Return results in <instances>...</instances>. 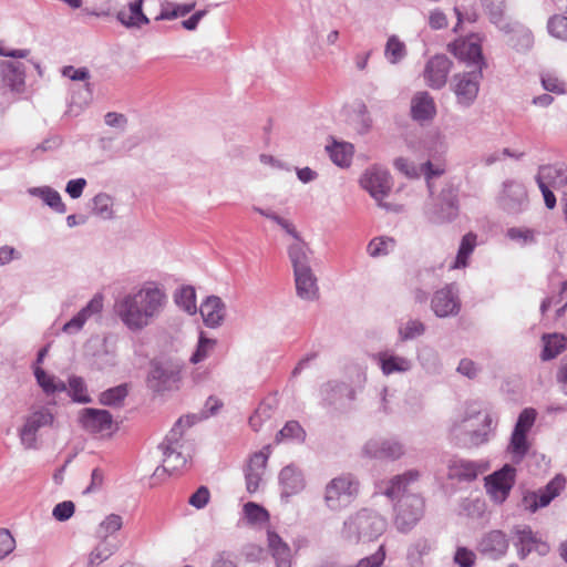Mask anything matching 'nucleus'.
I'll return each instance as SVG.
<instances>
[{"mask_svg":"<svg viewBox=\"0 0 567 567\" xmlns=\"http://www.w3.org/2000/svg\"><path fill=\"white\" fill-rule=\"evenodd\" d=\"M168 297L157 281H145L133 291L117 298L114 312L123 326L138 333L154 323L164 312Z\"/></svg>","mask_w":567,"mask_h":567,"instance_id":"nucleus-1","label":"nucleus"},{"mask_svg":"<svg viewBox=\"0 0 567 567\" xmlns=\"http://www.w3.org/2000/svg\"><path fill=\"white\" fill-rule=\"evenodd\" d=\"M421 477L417 470H408L402 474L393 476L385 483L382 493L394 505V524L400 533L406 534L412 530L424 515V499L420 494H406L408 487L416 483Z\"/></svg>","mask_w":567,"mask_h":567,"instance_id":"nucleus-2","label":"nucleus"},{"mask_svg":"<svg viewBox=\"0 0 567 567\" xmlns=\"http://www.w3.org/2000/svg\"><path fill=\"white\" fill-rule=\"evenodd\" d=\"M534 178L547 209L551 210L557 206L555 192L560 195V203L567 221V163L557 161L542 164L538 166Z\"/></svg>","mask_w":567,"mask_h":567,"instance_id":"nucleus-3","label":"nucleus"},{"mask_svg":"<svg viewBox=\"0 0 567 567\" xmlns=\"http://www.w3.org/2000/svg\"><path fill=\"white\" fill-rule=\"evenodd\" d=\"M386 527V519L379 513L370 508H361L344 519L340 536L352 544L371 542L380 537Z\"/></svg>","mask_w":567,"mask_h":567,"instance_id":"nucleus-4","label":"nucleus"},{"mask_svg":"<svg viewBox=\"0 0 567 567\" xmlns=\"http://www.w3.org/2000/svg\"><path fill=\"white\" fill-rule=\"evenodd\" d=\"M359 480L351 473L340 474L330 480L323 491V502L331 512H341L358 497Z\"/></svg>","mask_w":567,"mask_h":567,"instance_id":"nucleus-5","label":"nucleus"},{"mask_svg":"<svg viewBox=\"0 0 567 567\" xmlns=\"http://www.w3.org/2000/svg\"><path fill=\"white\" fill-rule=\"evenodd\" d=\"M182 381V364L173 359L159 358L150 362L147 388L157 394L176 391Z\"/></svg>","mask_w":567,"mask_h":567,"instance_id":"nucleus-6","label":"nucleus"},{"mask_svg":"<svg viewBox=\"0 0 567 567\" xmlns=\"http://www.w3.org/2000/svg\"><path fill=\"white\" fill-rule=\"evenodd\" d=\"M446 152V144L439 135L435 136V146L429 147V159L420 165L405 157H399L394 161V167L409 178H419L424 176L427 182L430 193H432L431 179L441 176L444 172V165L441 163L433 164L431 158H436Z\"/></svg>","mask_w":567,"mask_h":567,"instance_id":"nucleus-7","label":"nucleus"},{"mask_svg":"<svg viewBox=\"0 0 567 567\" xmlns=\"http://www.w3.org/2000/svg\"><path fill=\"white\" fill-rule=\"evenodd\" d=\"M458 210L457 189L449 185L437 197L425 204L424 216L433 225H443L453 221L458 216Z\"/></svg>","mask_w":567,"mask_h":567,"instance_id":"nucleus-8","label":"nucleus"},{"mask_svg":"<svg viewBox=\"0 0 567 567\" xmlns=\"http://www.w3.org/2000/svg\"><path fill=\"white\" fill-rule=\"evenodd\" d=\"M360 184L381 208L395 213L401 210L399 205L384 202L393 186L391 175L385 168L379 166L368 168L361 176Z\"/></svg>","mask_w":567,"mask_h":567,"instance_id":"nucleus-9","label":"nucleus"},{"mask_svg":"<svg viewBox=\"0 0 567 567\" xmlns=\"http://www.w3.org/2000/svg\"><path fill=\"white\" fill-rule=\"evenodd\" d=\"M498 208L509 216H518L529 208V197L525 185L516 179L503 182L496 197Z\"/></svg>","mask_w":567,"mask_h":567,"instance_id":"nucleus-10","label":"nucleus"},{"mask_svg":"<svg viewBox=\"0 0 567 567\" xmlns=\"http://www.w3.org/2000/svg\"><path fill=\"white\" fill-rule=\"evenodd\" d=\"M405 446L398 437L375 436L361 447V456L369 460L394 462L403 457Z\"/></svg>","mask_w":567,"mask_h":567,"instance_id":"nucleus-11","label":"nucleus"},{"mask_svg":"<svg viewBox=\"0 0 567 567\" xmlns=\"http://www.w3.org/2000/svg\"><path fill=\"white\" fill-rule=\"evenodd\" d=\"M566 487V478L561 474H557L544 487L537 491L526 492L522 498V506L529 513H535L539 508L548 506L551 501Z\"/></svg>","mask_w":567,"mask_h":567,"instance_id":"nucleus-12","label":"nucleus"},{"mask_svg":"<svg viewBox=\"0 0 567 567\" xmlns=\"http://www.w3.org/2000/svg\"><path fill=\"white\" fill-rule=\"evenodd\" d=\"M54 415L47 406H38L32 409L25 416L24 424L19 431L22 445L25 449H35L38 441V432L42 427L51 426Z\"/></svg>","mask_w":567,"mask_h":567,"instance_id":"nucleus-13","label":"nucleus"},{"mask_svg":"<svg viewBox=\"0 0 567 567\" xmlns=\"http://www.w3.org/2000/svg\"><path fill=\"white\" fill-rule=\"evenodd\" d=\"M354 399V389L346 382L328 381L320 386L321 404L336 411L347 410Z\"/></svg>","mask_w":567,"mask_h":567,"instance_id":"nucleus-14","label":"nucleus"},{"mask_svg":"<svg viewBox=\"0 0 567 567\" xmlns=\"http://www.w3.org/2000/svg\"><path fill=\"white\" fill-rule=\"evenodd\" d=\"M431 309L437 318L455 317L461 311L460 291L456 284L436 290L431 299Z\"/></svg>","mask_w":567,"mask_h":567,"instance_id":"nucleus-15","label":"nucleus"},{"mask_svg":"<svg viewBox=\"0 0 567 567\" xmlns=\"http://www.w3.org/2000/svg\"><path fill=\"white\" fill-rule=\"evenodd\" d=\"M515 467L505 464L501 470L485 478L486 491L495 503L502 504L506 501L515 484Z\"/></svg>","mask_w":567,"mask_h":567,"instance_id":"nucleus-16","label":"nucleus"},{"mask_svg":"<svg viewBox=\"0 0 567 567\" xmlns=\"http://www.w3.org/2000/svg\"><path fill=\"white\" fill-rule=\"evenodd\" d=\"M481 78V70L454 75L453 92L460 105L467 107L474 103L478 94Z\"/></svg>","mask_w":567,"mask_h":567,"instance_id":"nucleus-17","label":"nucleus"},{"mask_svg":"<svg viewBox=\"0 0 567 567\" xmlns=\"http://www.w3.org/2000/svg\"><path fill=\"white\" fill-rule=\"evenodd\" d=\"M372 360L384 377L406 374L413 368V361L410 358L400 355L392 350L379 351L372 354Z\"/></svg>","mask_w":567,"mask_h":567,"instance_id":"nucleus-18","label":"nucleus"},{"mask_svg":"<svg viewBox=\"0 0 567 567\" xmlns=\"http://www.w3.org/2000/svg\"><path fill=\"white\" fill-rule=\"evenodd\" d=\"M487 470L488 463L484 461H471L453 457L447 463L449 478L457 480L460 482H472Z\"/></svg>","mask_w":567,"mask_h":567,"instance_id":"nucleus-19","label":"nucleus"},{"mask_svg":"<svg viewBox=\"0 0 567 567\" xmlns=\"http://www.w3.org/2000/svg\"><path fill=\"white\" fill-rule=\"evenodd\" d=\"M508 545V539L502 530H491L481 537L476 548L485 558L496 560L506 554Z\"/></svg>","mask_w":567,"mask_h":567,"instance_id":"nucleus-20","label":"nucleus"},{"mask_svg":"<svg viewBox=\"0 0 567 567\" xmlns=\"http://www.w3.org/2000/svg\"><path fill=\"white\" fill-rule=\"evenodd\" d=\"M27 65L21 61H0L2 84L11 92L22 93L25 87Z\"/></svg>","mask_w":567,"mask_h":567,"instance_id":"nucleus-21","label":"nucleus"},{"mask_svg":"<svg viewBox=\"0 0 567 567\" xmlns=\"http://www.w3.org/2000/svg\"><path fill=\"white\" fill-rule=\"evenodd\" d=\"M451 61L444 54L431 58L424 69V79L432 89H441L445 85L451 70Z\"/></svg>","mask_w":567,"mask_h":567,"instance_id":"nucleus-22","label":"nucleus"},{"mask_svg":"<svg viewBox=\"0 0 567 567\" xmlns=\"http://www.w3.org/2000/svg\"><path fill=\"white\" fill-rule=\"evenodd\" d=\"M80 423L87 432L101 433L111 430L113 416L106 410L86 408L81 411Z\"/></svg>","mask_w":567,"mask_h":567,"instance_id":"nucleus-23","label":"nucleus"},{"mask_svg":"<svg viewBox=\"0 0 567 567\" xmlns=\"http://www.w3.org/2000/svg\"><path fill=\"white\" fill-rule=\"evenodd\" d=\"M103 309V297L95 295L85 307H83L75 316H73L68 322L64 323L62 330L65 333L74 334L78 333L84 327L85 322L97 315Z\"/></svg>","mask_w":567,"mask_h":567,"instance_id":"nucleus-24","label":"nucleus"},{"mask_svg":"<svg viewBox=\"0 0 567 567\" xmlns=\"http://www.w3.org/2000/svg\"><path fill=\"white\" fill-rule=\"evenodd\" d=\"M206 327L216 329L220 327L226 317V305L218 296H208L199 308Z\"/></svg>","mask_w":567,"mask_h":567,"instance_id":"nucleus-25","label":"nucleus"},{"mask_svg":"<svg viewBox=\"0 0 567 567\" xmlns=\"http://www.w3.org/2000/svg\"><path fill=\"white\" fill-rule=\"evenodd\" d=\"M293 240L287 248L293 272L311 269L312 250L308 243L302 239L301 235H298V238H293Z\"/></svg>","mask_w":567,"mask_h":567,"instance_id":"nucleus-26","label":"nucleus"},{"mask_svg":"<svg viewBox=\"0 0 567 567\" xmlns=\"http://www.w3.org/2000/svg\"><path fill=\"white\" fill-rule=\"evenodd\" d=\"M297 296L305 301L319 298V287L312 269L293 272Z\"/></svg>","mask_w":567,"mask_h":567,"instance_id":"nucleus-27","label":"nucleus"},{"mask_svg":"<svg viewBox=\"0 0 567 567\" xmlns=\"http://www.w3.org/2000/svg\"><path fill=\"white\" fill-rule=\"evenodd\" d=\"M416 360L426 375L436 377L443 372V362L439 351L429 346L423 344L416 350Z\"/></svg>","mask_w":567,"mask_h":567,"instance_id":"nucleus-28","label":"nucleus"},{"mask_svg":"<svg viewBox=\"0 0 567 567\" xmlns=\"http://www.w3.org/2000/svg\"><path fill=\"white\" fill-rule=\"evenodd\" d=\"M281 496L289 497L305 488V478L300 470L293 465L284 467L279 473Z\"/></svg>","mask_w":567,"mask_h":567,"instance_id":"nucleus-29","label":"nucleus"},{"mask_svg":"<svg viewBox=\"0 0 567 567\" xmlns=\"http://www.w3.org/2000/svg\"><path fill=\"white\" fill-rule=\"evenodd\" d=\"M144 0H133L127 8L121 9L116 18L126 28H137L150 23V19L143 12Z\"/></svg>","mask_w":567,"mask_h":567,"instance_id":"nucleus-30","label":"nucleus"},{"mask_svg":"<svg viewBox=\"0 0 567 567\" xmlns=\"http://www.w3.org/2000/svg\"><path fill=\"white\" fill-rule=\"evenodd\" d=\"M435 548V542L427 537L415 538L406 549V560L411 567H421L424 558Z\"/></svg>","mask_w":567,"mask_h":567,"instance_id":"nucleus-31","label":"nucleus"},{"mask_svg":"<svg viewBox=\"0 0 567 567\" xmlns=\"http://www.w3.org/2000/svg\"><path fill=\"white\" fill-rule=\"evenodd\" d=\"M267 540L276 567H291L292 555L289 545L275 532H268Z\"/></svg>","mask_w":567,"mask_h":567,"instance_id":"nucleus-32","label":"nucleus"},{"mask_svg":"<svg viewBox=\"0 0 567 567\" xmlns=\"http://www.w3.org/2000/svg\"><path fill=\"white\" fill-rule=\"evenodd\" d=\"M436 113L433 99L427 92H419L411 101V114L415 121L424 122L432 120Z\"/></svg>","mask_w":567,"mask_h":567,"instance_id":"nucleus-33","label":"nucleus"},{"mask_svg":"<svg viewBox=\"0 0 567 567\" xmlns=\"http://www.w3.org/2000/svg\"><path fill=\"white\" fill-rule=\"evenodd\" d=\"M28 193L33 197L40 198L43 204L55 213L64 214L66 212V206L62 202L61 195L50 186L31 187L28 189Z\"/></svg>","mask_w":567,"mask_h":567,"instance_id":"nucleus-34","label":"nucleus"},{"mask_svg":"<svg viewBox=\"0 0 567 567\" xmlns=\"http://www.w3.org/2000/svg\"><path fill=\"white\" fill-rule=\"evenodd\" d=\"M197 421L198 416L196 414L179 417L166 435L165 440L161 443L159 447H183L181 440L184 430L193 426Z\"/></svg>","mask_w":567,"mask_h":567,"instance_id":"nucleus-35","label":"nucleus"},{"mask_svg":"<svg viewBox=\"0 0 567 567\" xmlns=\"http://www.w3.org/2000/svg\"><path fill=\"white\" fill-rule=\"evenodd\" d=\"M70 112L78 114L93 100V86L90 82L82 85L74 84L70 87Z\"/></svg>","mask_w":567,"mask_h":567,"instance_id":"nucleus-36","label":"nucleus"},{"mask_svg":"<svg viewBox=\"0 0 567 567\" xmlns=\"http://www.w3.org/2000/svg\"><path fill=\"white\" fill-rule=\"evenodd\" d=\"M33 373L37 383L47 395L66 391V384L61 379L47 373L41 367L34 365Z\"/></svg>","mask_w":567,"mask_h":567,"instance_id":"nucleus-37","label":"nucleus"},{"mask_svg":"<svg viewBox=\"0 0 567 567\" xmlns=\"http://www.w3.org/2000/svg\"><path fill=\"white\" fill-rule=\"evenodd\" d=\"M477 245V235L474 233H467L461 239L457 255L454 262L451 265V269H462L468 265V258L473 254Z\"/></svg>","mask_w":567,"mask_h":567,"instance_id":"nucleus-38","label":"nucleus"},{"mask_svg":"<svg viewBox=\"0 0 567 567\" xmlns=\"http://www.w3.org/2000/svg\"><path fill=\"white\" fill-rule=\"evenodd\" d=\"M482 6L489 17V20L498 29L509 32V23L504 19L505 0H481Z\"/></svg>","mask_w":567,"mask_h":567,"instance_id":"nucleus-39","label":"nucleus"},{"mask_svg":"<svg viewBox=\"0 0 567 567\" xmlns=\"http://www.w3.org/2000/svg\"><path fill=\"white\" fill-rule=\"evenodd\" d=\"M515 546L520 558H525L533 551V546L536 544L537 536L533 533L529 526H517L514 529Z\"/></svg>","mask_w":567,"mask_h":567,"instance_id":"nucleus-40","label":"nucleus"},{"mask_svg":"<svg viewBox=\"0 0 567 567\" xmlns=\"http://www.w3.org/2000/svg\"><path fill=\"white\" fill-rule=\"evenodd\" d=\"M543 342L542 359L544 361L556 358L567 348V338L559 333L543 336Z\"/></svg>","mask_w":567,"mask_h":567,"instance_id":"nucleus-41","label":"nucleus"},{"mask_svg":"<svg viewBox=\"0 0 567 567\" xmlns=\"http://www.w3.org/2000/svg\"><path fill=\"white\" fill-rule=\"evenodd\" d=\"M326 150L331 158V161L340 166L347 167L350 165L352 155H353V146L350 143H338L333 142L332 145L326 146Z\"/></svg>","mask_w":567,"mask_h":567,"instance_id":"nucleus-42","label":"nucleus"},{"mask_svg":"<svg viewBox=\"0 0 567 567\" xmlns=\"http://www.w3.org/2000/svg\"><path fill=\"white\" fill-rule=\"evenodd\" d=\"M163 451V468L169 473L177 472L185 467L187 456L182 451L183 447H159Z\"/></svg>","mask_w":567,"mask_h":567,"instance_id":"nucleus-43","label":"nucleus"},{"mask_svg":"<svg viewBox=\"0 0 567 567\" xmlns=\"http://www.w3.org/2000/svg\"><path fill=\"white\" fill-rule=\"evenodd\" d=\"M497 425V417L492 413H486L483 420L482 427L471 433V443L481 445L489 441L494 435Z\"/></svg>","mask_w":567,"mask_h":567,"instance_id":"nucleus-44","label":"nucleus"},{"mask_svg":"<svg viewBox=\"0 0 567 567\" xmlns=\"http://www.w3.org/2000/svg\"><path fill=\"white\" fill-rule=\"evenodd\" d=\"M461 59L476 66L475 70H481L484 65L482 48L475 42H463L457 48Z\"/></svg>","mask_w":567,"mask_h":567,"instance_id":"nucleus-45","label":"nucleus"},{"mask_svg":"<svg viewBox=\"0 0 567 567\" xmlns=\"http://www.w3.org/2000/svg\"><path fill=\"white\" fill-rule=\"evenodd\" d=\"M425 331L426 327L421 320L410 318L405 322L400 323L398 337L400 341L406 342L422 337Z\"/></svg>","mask_w":567,"mask_h":567,"instance_id":"nucleus-46","label":"nucleus"},{"mask_svg":"<svg viewBox=\"0 0 567 567\" xmlns=\"http://www.w3.org/2000/svg\"><path fill=\"white\" fill-rule=\"evenodd\" d=\"M408 54L406 45L396 35H390L384 48V58L390 64L400 63Z\"/></svg>","mask_w":567,"mask_h":567,"instance_id":"nucleus-47","label":"nucleus"},{"mask_svg":"<svg viewBox=\"0 0 567 567\" xmlns=\"http://www.w3.org/2000/svg\"><path fill=\"white\" fill-rule=\"evenodd\" d=\"M539 231L528 227H511L506 230V237L520 246L537 244Z\"/></svg>","mask_w":567,"mask_h":567,"instance_id":"nucleus-48","label":"nucleus"},{"mask_svg":"<svg viewBox=\"0 0 567 567\" xmlns=\"http://www.w3.org/2000/svg\"><path fill=\"white\" fill-rule=\"evenodd\" d=\"M68 394L73 402L86 404L92 402V398L87 393L86 384L81 377L72 375L69 378Z\"/></svg>","mask_w":567,"mask_h":567,"instance_id":"nucleus-49","label":"nucleus"},{"mask_svg":"<svg viewBox=\"0 0 567 567\" xmlns=\"http://www.w3.org/2000/svg\"><path fill=\"white\" fill-rule=\"evenodd\" d=\"M395 247L392 237L379 236L371 239L367 246V252L372 258L388 256Z\"/></svg>","mask_w":567,"mask_h":567,"instance_id":"nucleus-50","label":"nucleus"},{"mask_svg":"<svg viewBox=\"0 0 567 567\" xmlns=\"http://www.w3.org/2000/svg\"><path fill=\"white\" fill-rule=\"evenodd\" d=\"M123 527V518L118 514H109L104 517V519L99 524L96 528V537L100 539L110 540L116 532H118Z\"/></svg>","mask_w":567,"mask_h":567,"instance_id":"nucleus-51","label":"nucleus"},{"mask_svg":"<svg viewBox=\"0 0 567 567\" xmlns=\"http://www.w3.org/2000/svg\"><path fill=\"white\" fill-rule=\"evenodd\" d=\"M117 550L113 540L101 539L89 556V567H95L111 557Z\"/></svg>","mask_w":567,"mask_h":567,"instance_id":"nucleus-52","label":"nucleus"},{"mask_svg":"<svg viewBox=\"0 0 567 567\" xmlns=\"http://www.w3.org/2000/svg\"><path fill=\"white\" fill-rule=\"evenodd\" d=\"M529 450L527 435L513 430L507 452L514 462H520Z\"/></svg>","mask_w":567,"mask_h":567,"instance_id":"nucleus-53","label":"nucleus"},{"mask_svg":"<svg viewBox=\"0 0 567 567\" xmlns=\"http://www.w3.org/2000/svg\"><path fill=\"white\" fill-rule=\"evenodd\" d=\"M176 305L188 315L197 312L196 291L192 286H184L175 293Z\"/></svg>","mask_w":567,"mask_h":567,"instance_id":"nucleus-54","label":"nucleus"},{"mask_svg":"<svg viewBox=\"0 0 567 567\" xmlns=\"http://www.w3.org/2000/svg\"><path fill=\"white\" fill-rule=\"evenodd\" d=\"M547 31L553 38L567 42V4L564 13L554 14L548 19Z\"/></svg>","mask_w":567,"mask_h":567,"instance_id":"nucleus-55","label":"nucleus"},{"mask_svg":"<svg viewBox=\"0 0 567 567\" xmlns=\"http://www.w3.org/2000/svg\"><path fill=\"white\" fill-rule=\"evenodd\" d=\"M196 3H167L164 6L159 12V14L156 17V20H173L179 17H185L194 8Z\"/></svg>","mask_w":567,"mask_h":567,"instance_id":"nucleus-56","label":"nucleus"},{"mask_svg":"<svg viewBox=\"0 0 567 567\" xmlns=\"http://www.w3.org/2000/svg\"><path fill=\"white\" fill-rule=\"evenodd\" d=\"M509 31L508 33H514V35L511 38L512 45L516 48L518 51L528 50L533 45V34L529 30L519 27L517 24L512 25L509 23Z\"/></svg>","mask_w":567,"mask_h":567,"instance_id":"nucleus-57","label":"nucleus"},{"mask_svg":"<svg viewBox=\"0 0 567 567\" xmlns=\"http://www.w3.org/2000/svg\"><path fill=\"white\" fill-rule=\"evenodd\" d=\"M127 394L126 384H120L102 392L99 401L103 405L117 406L124 401Z\"/></svg>","mask_w":567,"mask_h":567,"instance_id":"nucleus-58","label":"nucleus"},{"mask_svg":"<svg viewBox=\"0 0 567 567\" xmlns=\"http://www.w3.org/2000/svg\"><path fill=\"white\" fill-rule=\"evenodd\" d=\"M93 213L103 219H111L114 215L113 198L105 193L95 195L93 198Z\"/></svg>","mask_w":567,"mask_h":567,"instance_id":"nucleus-59","label":"nucleus"},{"mask_svg":"<svg viewBox=\"0 0 567 567\" xmlns=\"http://www.w3.org/2000/svg\"><path fill=\"white\" fill-rule=\"evenodd\" d=\"M244 516L247 523L251 525H261L269 519L268 512L254 502H248L244 505Z\"/></svg>","mask_w":567,"mask_h":567,"instance_id":"nucleus-60","label":"nucleus"},{"mask_svg":"<svg viewBox=\"0 0 567 567\" xmlns=\"http://www.w3.org/2000/svg\"><path fill=\"white\" fill-rule=\"evenodd\" d=\"M306 433L301 425L297 421H289L285 424V426L278 432L276 436L277 442H284L289 440H295L297 442H302L305 440Z\"/></svg>","mask_w":567,"mask_h":567,"instance_id":"nucleus-61","label":"nucleus"},{"mask_svg":"<svg viewBox=\"0 0 567 567\" xmlns=\"http://www.w3.org/2000/svg\"><path fill=\"white\" fill-rule=\"evenodd\" d=\"M269 455L270 446H265L262 450L254 453L248 461L245 472L264 475Z\"/></svg>","mask_w":567,"mask_h":567,"instance_id":"nucleus-62","label":"nucleus"},{"mask_svg":"<svg viewBox=\"0 0 567 567\" xmlns=\"http://www.w3.org/2000/svg\"><path fill=\"white\" fill-rule=\"evenodd\" d=\"M216 344V340L209 339L205 337L203 333H200L198 343L196 347V350L190 357V362L194 364H197L209 355V352L213 350L214 346Z\"/></svg>","mask_w":567,"mask_h":567,"instance_id":"nucleus-63","label":"nucleus"},{"mask_svg":"<svg viewBox=\"0 0 567 567\" xmlns=\"http://www.w3.org/2000/svg\"><path fill=\"white\" fill-rule=\"evenodd\" d=\"M272 415L271 405L268 403H260L255 410L254 414L249 417V425L254 431H259L264 422L269 420Z\"/></svg>","mask_w":567,"mask_h":567,"instance_id":"nucleus-64","label":"nucleus"}]
</instances>
